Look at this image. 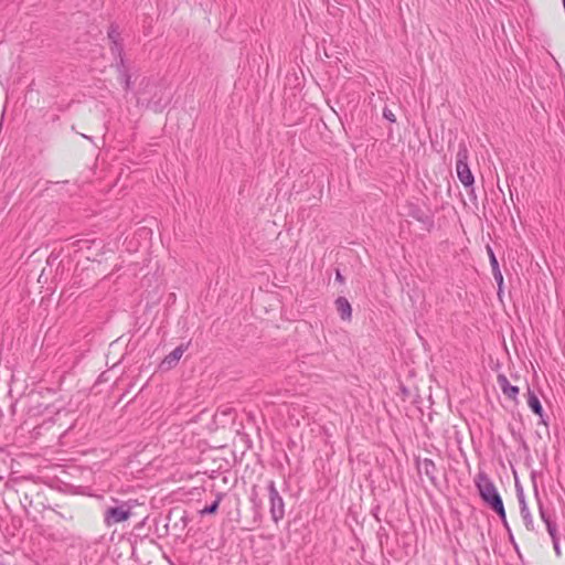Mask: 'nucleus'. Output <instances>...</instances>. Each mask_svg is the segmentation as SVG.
<instances>
[{"label": "nucleus", "instance_id": "1", "mask_svg": "<svg viewBox=\"0 0 565 565\" xmlns=\"http://www.w3.org/2000/svg\"><path fill=\"white\" fill-rule=\"evenodd\" d=\"M475 486L482 502L491 509L497 515L504 518V504L495 484L484 471H479Z\"/></svg>", "mask_w": 565, "mask_h": 565}, {"label": "nucleus", "instance_id": "2", "mask_svg": "<svg viewBox=\"0 0 565 565\" xmlns=\"http://www.w3.org/2000/svg\"><path fill=\"white\" fill-rule=\"evenodd\" d=\"M269 513L274 523L278 524L285 518V502L276 488L274 480L267 481Z\"/></svg>", "mask_w": 565, "mask_h": 565}, {"label": "nucleus", "instance_id": "3", "mask_svg": "<svg viewBox=\"0 0 565 565\" xmlns=\"http://www.w3.org/2000/svg\"><path fill=\"white\" fill-rule=\"evenodd\" d=\"M131 515V505L128 502H121L114 507H108L104 511V523L107 526L127 521Z\"/></svg>", "mask_w": 565, "mask_h": 565}, {"label": "nucleus", "instance_id": "4", "mask_svg": "<svg viewBox=\"0 0 565 565\" xmlns=\"http://www.w3.org/2000/svg\"><path fill=\"white\" fill-rule=\"evenodd\" d=\"M166 519L169 522H172V530H174L177 532L175 535H178V536L188 526L189 522L191 521L186 511L180 510L178 508L171 509L169 511V513L167 514Z\"/></svg>", "mask_w": 565, "mask_h": 565}, {"label": "nucleus", "instance_id": "5", "mask_svg": "<svg viewBox=\"0 0 565 565\" xmlns=\"http://www.w3.org/2000/svg\"><path fill=\"white\" fill-rule=\"evenodd\" d=\"M515 492H516V498H518L519 505H520V513L523 519L524 525L529 531H533L534 523H533L532 514L527 508L523 488L518 480L515 482Z\"/></svg>", "mask_w": 565, "mask_h": 565}, {"label": "nucleus", "instance_id": "6", "mask_svg": "<svg viewBox=\"0 0 565 565\" xmlns=\"http://www.w3.org/2000/svg\"><path fill=\"white\" fill-rule=\"evenodd\" d=\"M415 462H416V468H417L418 473L419 475L424 473L425 476H427L430 483L434 487H437L438 486V479H437L438 469H437L435 462L429 458H425V459L420 460L419 457L415 458Z\"/></svg>", "mask_w": 565, "mask_h": 565}, {"label": "nucleus", "instance_id": "7", "mask_svg": "<svg viewBox=\"0 0 565 565\" xmlns=\"http://www.w3.org/2000/svg\"><path fill=\"white\" fill-rule=\"evenodd\" d=\"M190 342L188 343H181L178 345L172 352H170L168 355L164 356V359L160 362L159 369L161 371H169L175 367L182 356V354L185 352V350L189 348Z\"/></svg>", "mask_w": 565, "mask_h": 565}, {"label": "nucleus", "instance_id": "8", "mask_svg": "<svg viewBox=\"0 0 565 565\" xmlns=\"http://www.w3.org/2000/svg\"><path fill=\"white\" fill-rule=\"evenodd\" d=\"M497 382H498L502 393L509 399H512L515 403H518V395L520 393V388L516 385H512L504 374H498Z\"/></svg>", "mask_w": 565, "mask_h": 565}, {"label": "nucleus", "instance_id": "9", "mask_svg": "<svg viewBox=\"0 0 565 565\" xmlns=\"http://www.w3.org/2000/svg\"><path fill=\"white\" fill-rule=\"evenodd\" d=\"M249 501L252 503V510L254 512V520H260L263 514V502L258 493V487L254 484L250 489Z\"/></svg>", "mask_w": 565, "mask_h": 565}, {"label": "nucleus", "instance_id": "10", "mask_svg": "<svg viewBox=\"0 0 565 565\" xmlns=\"http://www.w3.org/2000/svg\"><path fill=\"white\" fill-rule=\"evenodd\" d=\"M457 177L465 186H471L475 182V178L470 171L468 163L456 164Z\"/></svg>", "mask_w": 565, "mask_h": 565}, {"label": "nucleus", "instance_id": "11", "mask_svg": "<svg viewBox=\"0 0 565 565\" xmlns=\"http://www.w3.org/2000/svg\"><path fill=\"white\" fill-rule=\"evenodd\" d=\"M526 399H527V405H529L530 409L533 412V414L541 415L543 406H542L541 401L537 397L536 393L533 390H531L530 387H527Z\"/></svg>", "mask_w": 565, "mask_h": 565}, {"label": "nucleus", "instance_id": "12", "mask_svg": "<svg viewBox=\"0 0 565 565\" xmlns=\"http://www.w3.org/2000/svg\"><path fill=\"white\" fill-rule=\"evenodd\" d=\"M225 497V493L224 492H217L216 495H215V499L206 507H204L201 511H200V514L201 515H213L217 512L218 508H220V503L221 501L223 500V498Z\"/></svg>", "mask_w": 565, "mask_h": 565}, {"label": "nucleus", "instance_id": "13", "mask_svg": "<svg viewBox=\"0 0 565 565\" xmlns=\"http://www.w3.org/2000/svg\"><path fill=\"white\" fill-rule=\"evenodd\" d=\"M335 306H337L338 313L342 318H345V317L349 318L351 316V313H352L351 305L349 303V301L345 298L339 297L335 300Z\"/></svg>", "mask_w": 565, "mask_h": 565}, {"label": "nucleus", "instance_id": "14", "mask_svg": "<svg viewBox=\"0 0 565 565\" xmlns=\"http://www.w3.org/2000/svg\"><path fill=\"white\" fill-rule=\"evenodd\" d=\"M468 157H469V152H468V148L465 143H460L459 145V150L457 152V162L456 164H465V163H468Z\"/></svg>", "mask_w": 565, "mask_h": 565}, {"label": "nucleus", "instance_id": "15", "mask_svg": "<svg viewBox=\"0 0 565 565\" xmlns=\"http://www.w3.org/2000/svg\"><path fill=\"white\" fill-rule=\"evenodd\" d=\"M539 503V512L542 521L547 525V522H555V520L552 518V515L547 512V510L544 508L542 501L537 499Z\"/></svg>", "mask_w": 565, "mask_h": 565}, {"label": "nucleus", "instance_id": "16", "mask_svg": "<svg viewBox=\"0 0 565 565\" xmlns=\"http://www.w3.org/2000/svg\"><path fill=\"white\" fill-rule=\"evenodd\" d=\"M546 530L551 536L552 542L554 540H559L558 531H557V523L555 522H547Z\"/></svg>", "mask_w": 565, "mask_h": 565}, {"label": "nucleus", "instance_id": "17", "mask_svg": "<svg viewBox=\"0 0 565 565\" xmlns=\"http://www.w3.org/2000/svg\"><path fill=\"white\" fill-rule=\"evenodd\" d=\"M170 523H171V522H169V521L167 520V522L163 524V526H162V527H160V530L157 527L156 532H157L158 537H163V536L168 535V533H169V525H170Z\"/></svg>", "mask_w": 565, "mask_h": 565}, {"label": "nucleus", "instance_id": "18", "mask_svg": "<svg viewBox=\"0 0 565 565\" xmlns=\"http://www.w3.org/2000/svg\"><path fill=\"white\" fill-rule=\"evenodd\" d=\"M121 81L124 83V87L126 90H129L131 88V77L126 72L121 74Z\"/></svg>", "mask_w": 565, "mask_h": 565}, {"label": "nucleus", "instance_id": "19", "mask_svg": "<svg viewBox=\"0 0 565 565\" xmlns=\"http://www.w3.org/2000/svg\"><path fill=\"white\" fill-rule=\"evenodd\" d=\"M399 394L403 399H406L411 396V391L408 387H406L402 382L398 385Z\"/></svg>", "mask_w": 565, "mask_h": 565}, {"label": "nucleus", "instance_id": "20", "mask_svg": "<svg viewBox=\"0 0 565 565\" xmlns=\"http://www.w3.org/2000/svg\"><path fill=\"white\" fill-rule=\"evenodd\" d=\"M488 253H489L492 270H497L499 268V264L494 256V253L492 252V249L490 247H488Z\"/></svg>", "mask_w": 565, "mask_h": 565}, {"label": "nucleus", "instance_id": "21", "mask_svg": "<svg viewBox=\"0 0 565 565\" xmlns=\"http://www.w3.org/2000/svg\"><path fill=\"white\" fill-rule=\"evenodd\" d=\"M383 116H384L385 119H387L391 122H395L396 121V117H395L394 113L391 109H388V108H384Z\"/></svg>", "mask_w": 565, "mask_h": 565}, {"label": "nucleus", "instance_id": "22", "mask_svg": "<svg viewBox=\"0 0 565 565\" xmlns=\"http://www.w3.org/2000/svg\"><path fill=\"white\" fill-rule=\"evenodd\" d=\"M380 511H381V507L377 504L375 507L372 508L371 510V514L373 515V518L377 521V522H381V518H380Z\"/></svg>", "mask_w": 565, "mask_h": 565}, {"label": "nucleus", "instance_id": "23", "mask_svg": "<svg viewBox=\"0 0 565 565\" xmlns=\"http://www.w3.org/2000/svg\"><path fill=\"white\" fill-rule=\"evenodd\" d=\"M492 271H493L494 278H495L499 287H501L503 284V276L500 271V268H498L497 270H492Z\"/></svg>", "mask_w": 565, "mask_h": 565}, {"label": "nucleus", "instance_id": "24", "mask_svg": "<svg viewBox=\"0 0 565 565\" xmlns=\"http://www.w3.org/2000/svg\"><path fill=\"white\" fill-rule=\"evenodd\" d=\"M499 519L501 520L504 529L507 530L508 534L512 533L511 529H510V525L508 523V520H507V512L504 511V518L502 515H498Z\"/></svg>", "mask_w": 565, "mask_h": 565}, {"label": "nucleus", "instance_id": "25", "mask_svg": "<svg viewBox=\"0 0 565 565\" xmlns=\"http://www.w3.org/2000/svg\"><path fill=\"white\" fill-rule=\"evenodd\" d=\"M516 441L523 447L524 450L529 451L527 443L522 435H518Z\"/></svg>", "mask_w": 565, "mask_h": 565}, {"label": "nucleus", "instance_id": "26", "mask_svg": "<svg viewBox=\"0 0 565 565\" xmlns=\"http://www.w3.org/2000/svg\"><path fill=\"white\" fill-rule=\"evenodd\" d=\"M540 418V424H543L545 426L548 425V416L544 413V409H542L541 415H537Z\"/></svg>", "mask_w": 565, "mask_h": 565}, {"label": "nucleus", "instance_id": "27", "mask_svg": "<svg viewBox=\"0 0 565 565\" xmlns=\"http://www.w3.org/2000/svg\"><path fill=\"white\" fill-rule=\"evenodd\" d=\"M553 547H554L555 554H556L557 556H561V554H562V550H561V543H559V540H554V541H553Z\"/></svg>", "mask_w": 565, "mask_h": 565}, {"label": "nucleus", "instance_id": "28", "mask_svg": "<svg viewBox=\"0 0 565 565\" xmlns=\"http://www.w3.org/2000/svg\"><path fill=\"white\" fill-rule=\"evenodd\" d=\"M508 535H509V541H510V543L513 545V547H514V550L516 551V553L521 556L520 551H519V546H518V544H516V542H515V540H514L513 534H512V533H510V534H508Z\"/></svg>", "mask_w": 565, "mask_h": 565}, {"label": "nucleus", "instance_id": "29", "mask_svg": "<svg viewBox=\"0 0 565 565\" xmlns=\"http://www.w3.org/2000/svg\"><path fill=\"white\" fill-rule=\"evenodd\" d=\"M377 535L379 536H382V535H385L386 537L388 536L387 533H386V530L385 527L381 526L377 531Z\"/></svg>", "mask_w": 565, "mask_h": 565}, {"label": "nucleus", "instance_id": "30", "mask_svg": "<svg viewBox=\"0 0 565 565\" xmlns=\"http://www.w3.org/2000/svg\"><path fill=\"white\" fill-rule=\"evenodd\" d=\"M510 433L512 435V437L516 440V437L518 435H521L520 433H516L515 429L513 427H510Z\"/></svg>", "mask_w": 565, "mask_h": 565}, {"label": "nucleus", "instance_id": "31", "mask_svg": "<svg viewBox=\"0 0 565 565\" xmlns=\"http://www.w3.org/2000/svg\"><path fill=\"white\" fill-rule=\"evenodd\" d=\"M337 278H338V279H341V278H342L339 271L337 273Z\"/></svg>", "mask_w": 565, "mask_h": 565}]
</instances>
